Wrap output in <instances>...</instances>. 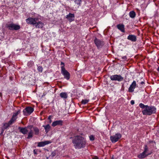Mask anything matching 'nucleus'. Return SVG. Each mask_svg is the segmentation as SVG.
I'll list each match as a JSON object with an SVG mask.
<instances>
[{
	"mask_svg": "<svg viewBox=\"0 0 159 159\" xmlns=\"http://www.w3.org/2000/svg\"><path fill=\"white\" fill-rule=\"evenodd\" d=\"M72 142L76 149H80L85 147L86 140L83 137L80 136H77L74 137Z\"/></svg>",
	"mask_w": 159,
	"mask_h": 159,
	"instance_id": "f257e3e1",
	"label": "nucleus"
},
{
	"mask_svg": "<svg viewBox=\"0 0 159 159\" xmlns=\"http://www.w3.org/2000/svg\"><path fill=\"white\" fill-rule=\"evenodd\" d=\"M139 106L143 109L142 112L143 115H150L156 112V108L154 106L145 105L142 103L139 104Z\"/></svg>",
	"mask_w": 159,
	"mask_h": 159,
	"instance_id": "f03ea898",
	"label": "nucleus"
},
{
	"mask_svg": "<svg viewBox=\"0 0 159 159\" xmlns=\"http://www.w3.org/2000/svg\"><path fill=\"white\" fill-rule=\"evenodd\" d=\"M61 65H63V66L61 67V73L64 76V78L68 80L70 78V74L67 70H66L64 67V63L61 62Z\"/></svg>",
	"mask_w": 159,
	"mask_h": 159,
	"instance_id": "7ed1b4c3",
	"label": "nucleus"
},
{
	"mask_svg": "<svg viewBox=\"0 0 159 159\" xmlns=\"http://www.w3.org/2000/svg\"><path fill=\"white\" fill-rule=\"evenodd\" d=\"M7 27L11 30H16L20 29V26L18 25L11 23L7 25Z\"/></svg>",
	"mask_w": 159,
	"mask_h": 159,
	"instance_id": "20e7f679",
	"label": "nucleus"
},
{
	"mask_svg": "<svg viewBox=\"0 0 159 159\" xmlns=\"http://www.w3.org/2000/svg\"><path fill=\"white\" fill-rule=\"evenodd\" d=\"M121 135L119 133H117L115 135L110 137V140L113 143H115L121 138Z\"/></svg>",
	"mask_w": 159,
	"mask_h": 159,
	"instance_id": "39448f33",
	"label": "nucleus"
},
{
	"mask_svg": "<svg viewBox=\"0 0 159 159\" xmlns=\"http://www.w3.org/2000/svg\"><path fill=\"white\" fill-rule=\"evenodd\" d=\"M110 79L111 80L120 82L123 80L124 78L120 75H115L111 76Z\"/></svg>",
	"mask_w": 159,
	"mask_h": 159,
	"instance_id": "423d86ee",
	"label": "nucleus"
},
{
	"mask_svg": "<svg viewBox=\"0 0 159 159\" xmlns=\"http://www.w3.org/2000/svg\"><path fill=\"white\" fill-rule=\"evenodd\" d=\"M94 43L98 49L101 48L104 44L103 42L97 38L95 39Z\"/></svg>",
	"mask_w": 159,
	"mask_h": 159,
	"instance_id": "0eeeda50",
	"label": "nucleus"
},
{
	"mask_svg": "<svg viewBox=\"0 0 159 159\" xmlns=\"http://www.w3.org/2000/svg\"><path fill=\"white\" fill-rule=\"evenodd\" d=\"M34 110L33 108L31 107H26L23 111V114L24 115H27L30 114Z\"/></svg>",
	"mask_w": 159,
	"mask_h": 159,
	"instance_id": "6e6552de",
	"label": "nucleus"
},
{
	"mask_svg": "<svg viewBox=\"0 0 159 159\" xmlns=\"http://www.w3.org/2000/svg\"><path fill=\"white\" fill-rule=\"evenodd\" d=\"M38 19L37 18L29 17L26 19V21L28 24L34 25Z\"/></svg>",
	"mask_w": 159,
	"mask_h": 159,
	"instance_id": "1a4fd4ad",
	"label": "nucleus"
},
{
	"mask_svg": "<svg viewBox=\"0 0 159 159\" xmlns=\"http://www.w3.org/2000/svg\"><path fill=\"white\" fill-rule=\"evenodd\" d=\"M75 15L74 14L71 13H69L68 15L66 16V18L70 22H71L74 20H75Z\"/></svg>",
	"mask_w": 159,
	"mask_h": 159,
	"instance_id": "9d476101",
	"label": "nucleus"
},
{
	"mask_svg": "<svg viewBox=\"0 0 159 159\" xmlns=\"http://www.w3.org/2000/svg\"><path fill=\"white\" fill-rule=\"evenodd\" d=\"M50 141H46L38 143V146L39 147H42L45 145L50 144L51 143Z\"/></svg>",
	"mask_w": 159,
	"mask_h": 159,
	"instance_id": "9b49d317",
	"label": "nucleus"
},
{
	"mask_svg": "<svg viewBox=\"0 0 159 159\" xmlns=\"http://www.w3.org/2000/svg\"><path fill=\"white\" fill-rule=\"evenodd\" d=\"M63 121L62 120H59L54 121L52 124L53 127H55L57 125L61 126L62 125Z\"/></svg>",
	"mask_w": 159,
	"mask_h": 159,
	"instance_id": "f8f14e48",
	"label": "nucleus"
},
{
	"mask_svg": "<svg viewBox=\"0 0 159 159\" xmlns=\"http://www.w3.org/2000/svg\"><path fill=\"white\" fill-rule=\"evenodd\" d=\"M136 86V83L135 81H134L130 85L129 88V92H132L135 88Z\"/></svg>",
	"mask_w": 159,
	"mask_h": 159,
	"instance_id": "ddd939ff",
	"label": "nucleus"
},
{
	"mask_svg": "<svg viewBox=\"0 0 159 159\" xmlns=\"http://www.w3.org/2000/svg\"><path fill=\"white\" fill-rule=\"evenodd\" d=\"M35 27L37 28H43L44 25V23L40 21H39L38 22H36V24H35Z\"/></svg>",
	"mask_w": 159,
	"mask_h": 159,
	"instance_id": "4468645a",
	"label": "nucleus"
},
{
	"mask_svg": "<svg viewBox=\"0 0 159 159\" xmlns=\"http://www.w3.org/2000/svg\"><path fill=\"white\" fill-rule=\"evenodd\" d=\"M127 39L133 42H135L136 40V36L133 35H129L128 36Z\"/></svg>",
	"mask_w": 159,
	"mask_h": 159,
	"instance_id": "2eb2a0df",
	"label": "nucleus"
},
{
	"mask_svg": "<svg viewBox=\"0 0 159 159\" xmlns=\"http://www.w3.org/2000/svg\"><path fill=\"white\" fill-rule=\"evenodd\" d=\"M151 154V153H149L147 154V153L143 152L142 153L139 155L138 157L139 158L142 159L148 155H150Z\"/></svg>",
	"mask_w": 159,
	"mask_h": 159,
	"instance_id": "dca6fc26",
	"label": "nucleus"
},
{
	"mask_svg": "<svg viewBox=\"0 0 159 159\" xmlns=\"http://www.w3.org/2000/svg\"><path fill=\"white\" fill-rule=\"evenodd\" d=\"M117 28L122 32H125L124 25L123 24H119L117 25Z\"/></svg>",
	"mask_w": 159,
	"mask_h": 159,
	"instance_id": "f3484780",
	"label": "nucleus"
},
{
	"mask_svg": "<svg viewBox=\"0 0 159 159\" xmlns=\"http://www.w3.org/2000/svg\"><path fill=\"white\" fill-rule=\"evenodd\" d=\"M29 127H30V130L28 133V137L27 138L28 139H30V138H32L33 136V131L31 129L32 128V126H30Z\"/></svg>",
	"mask_w": 159,
	"mask_h": 159,
	"instance_id": "a211bd4d",
	"label": "nucleus"
},
{
	"mask_svg": "<svg viewBox=\"0 0 159 159\" xmlns=\"http://www.w3.org/2000/svg\"><path fill=\"white\" fill-rule=\"evenodd\" d=\"M19 129L20 130V131L23 134H26L28 132V130L26 128H22L20 127Z\"/></svg>",
	"mask_w": 159,
	"mask_h": 159,
	"instance_id": "6ab92c4d",
	"label": "nucleus"
},
{
	"mask_svg": "<svg viewBox=\"0 0 159 159\" xmlns=\"http://www.w3.org/2000/svg\"><path fill=\"white\" fill-rule=\"evenodd\" d=\"M11 125V124H10V123H9V122L8 123H4L3 124V126L2 127L1 129H5L7 128H8L10 125Z\"/></svg>",
	"mask_w": 159,
	"mask_h": 159,
	"instance_id": "aec40b11",
	"label": "nucleus"
},
{
	"mask_svg": "<svg viewBox=\"0 0 159 159\" xmlns=\"http://www.w3.org/2000/svg\"><path fill=\"white\" fill-rule=\"evenodd\" d=\"M43 127H44V128L45 129V131L46 133H48L49 131L50 126L49 124H48L46 125H43Z\"/></svg>",
	"mask_w": 159,
	"mask_h": 159,
	"instance_id": "412c9836",
	"label": "nucleus"
},
{
	"mask_svg": "<svg viewBox=\"0 0 159 159\" xmlns=\"http://www.w3.org/2000/svg\"><path fill=\"white\" fill-rule=\"evenodd\" d=\"M129 16L131 18H134L136 16V14L134 11H132L129 13Z\"/></svg>",
	"mask_w": 159,
	"mask_h": 159,
	"instance_id": "4be33fe9",
	"label": "nucleus"
},
{
	"mask_svg": "<svg viewBox=\"0 0 159 159\" xmlns=\"http://www.w3.org/2000/svg\"><path fill=\"white\" fill-rule=\"evenodd\" d=\"M17 118V117H15L13 116L11 118L9 121L10 124H12L16 120Z\"/></svg>",
	"mask_w": 159,
	"mask_h": 159,
	"instance_id": "5701e85b",
	"label": "nucleus"
},
{
	"mask_svg": "<svg viewBox=\"0 0 159 159\" xmlns=\"http://www.w3.org/2000/svg\"><path fill=\"white\" fill-rule=\"evenodd\" d=\"M60 96L61 98H66L67 97V93L64 92L61 93Z\"/></svg>",
	"mask_w": 159,
	"mask_h": 159,
	"instance_id": "b1692460",
	"label": "nucleus"
},
{
	"mask_svg": "<svg viewBox=\"0 0 159 159\" xmlns=\"http://www.w3.org/2000/svg\"><path fill=\"white\" fill-rule=\"evenodd\" d=\"M33 129L35 132V134L36 135H38L39 134V129L36 127H34L33 128Z\"/></svg>",
	"mask_w": 159,
	"mask_h": 159,
	"instance_id": "393cba45",
	"label": "nucleus"
},
{
	"mask_svg": "<svg viewBox=\"0 0 159 159\" xmlns=\"http://www.w3.org/2000/svg\"><path fill=\"white\" fill-rule=\"evenodd\" d=\"M74 2L75 4H77L79 6H80L82 2L81 0H74Z\"/></svg>",
	"mask_w": 159,
	"mask_h": 159,
	"instance_id": "a878e982",
	"label": "nucleus"
},
{
	"mask_svg": "<svg viewBox=\"0 0 159 159\" xmlns=\"http://www.w3.org/2000/svg\"><path fill=\"white\" fill-rule=\"evenodd\" d=\"M27 65L28 67H30L34 65V62L32 61H30L28 62Z\"/></svg>",
	"mask_w": 159,
	"mask_h": 159,
	"instance_id": "bb28decb",
	"label": "nucleus"
},
{
	"mask_svg": "<svg viewBox=\"0 0 159 159\" xmlns=\"http://www.w3.org/2000/svg\"><path fill=\"white\" fill-rule=\"evenodd\" d=\"M144 151L143 152H145V153H147V152L148 150V147L147 145H144Z\"/></svg>",
	"mask_w": 159,
	"mask_h": 159,
	"instance_id": "cd10ccee",
	"label": "nucleus"
},
{
	"mask_svg": "<svg viewBox=\"0 0 159 159\" xmlns=\"http://www.w3.org/2000/svg\"><path fill=\"white\" fill-rule=\"evenodd\" d=\"M20 111L18 110L16 112L14 113L13 116L15 117H17V116L20 113Z\"/></svg>",
	"mask_w": 159,
	"mask_h": 159,
	"instance_id": "c85d7f7f",
	"label": "nucleus"
},
{
	"mask_svg": "<svg viewBox=\"0 0 159 159\" xmlns=\"http://www.w3.org/2000/svg\"><path fill=\"white\" fill-rule=\"evenodd\" d=\"M89 102V100L88 99H84V100H82V103L83 104H85Z\"/></svg>",
	"mask_w": 159,
	"mask_h": 159,
	"instance_id": "c756f323",
	"label": "nucleus"
},
{
	"mask_svg": "<svg viewBox=\"0 0 159 159\" xmlns=\"http://www.w3.org/2000/svg\"><path fill=\"white\" fill-rule=\"evenodd\" d=\"M38 71L42 72L43 70V68L41 66H39L37 68Z\"/></svg>",
	"mask_w": 159,
	"mask_h": 159,
	"instance_id": "7c9ffc66",
	"label": "nucleus"
},
{
	"mask_svg": "<svg viewBox=\"0 0 159 159\" xmlns=\"http://www.w3.org/2000/svg\"><path fill=\"white\" fill-rule=\"evenodd\" d=\"M89 139L90 140L93 141V140L94 139V137L93 135H91L89 136Z\"/></svg>",
	"mask_w": 159,
	"mask_h": 159,
	"instance_id": "2f4dec72",
	"label": "nucleus"
},
{
	"mask_svg": "<svg viewBox=\"0 0 159 159\" xmlns=\"http://www.w3.org/2000/svg\"><path fill=\"white\" fill-rule=\"evenodd\" d=\"M52 118V116H50L48 117V119L49 120V123H51L52 122V120H51V118Z\"/></svg>",
	"mask_w": 159,
	"mask_h": 159,
	"instance_id": "473e14b6",
	"label": "nucleus"
},
{
	"mask_svg": "<svg viewBox=\"0 0 159 159\" xmlns=\"http://www.w3.org/2000/svg\"><path fill=\"white\" fill-rule=\"evenodd\" d=\"M130 103L132 105H133L134 103V100H132L130 101Z\"/></svg>",
	"mask_w": 159,
	"mask_h": 159,
	"instance_id": "72a5a7b5",
	"label": "nucleus"
},
{
	"mask_svg": "<svg viewBox=\"0 0 159 159\" xmlns=\"http://www.w3.org/2000/svg\"><path fill=\"white\" fill-rule=\"evenodd\" d=\"M5 129H2V131H1V133H0V135H1V134H2L3 133V132H4V130Z\"/></svg>",
	"mask_w": 159,
	"mask_h": 159,
	"instance_id": "f704fd0d",
	"label": "nucleus"
},
{
	"mask_svg": "<svg viewBox=\"0 0 159 159\" xmlns=\"http://www.w3.org/2000/svg\"><path fill=\"white\" fill-rule=\"evenodd\" d=\"M122 59L125 60H126L127 59V57L126 56H124L122 57Z\"/></svg>",
	"mask_w": 159,
	"mask_h": 159,
	"instance_id": "c9c22d12",
	"label": "nucleus"
},
{
	"mask_svg": "<svg viewBox=\"0 0 159 159\" xmlns=\"http://www.w3.org/2000/svg\"><path fill=\"white\" fill-rule=\"evenodd\" d=\"M93 159H98V158L97 157H95L93 158Z\"/></svg>",
	"mask_w": 159,
	"mask_h": 159,
	"instance_id": "e433bc0d",
	"label": "nucleus"
},
{
	"mask_svg": "<svg viewBox=\"0 0 159 159\" xmlns=\"http://www.w3.org/2000/svg\"><path fill=\"white\" fill-rule=\"evenodd\" d=\"M141 84H144V82L143 81H142L141 82V83H140Z\"/></svg>",
	"mask_w": 159,
	"mask_h": 159,
	"instance_id": "4c0bfd02",
	"label": "nucleus"
},
{
	"mask_svg": "<svg viewBox=\"0 0 159 159\" xmlns=\"http://www.w3.org/2000/svg\"><path fill=\"white\" fill-rule=\"evenodd\" d=\"M52 156H55V154H54H54H53V153L52 154Z\"/></svg>",
	"mask_w": 159,
	"mask_h": 159,
	"instance_id": "58836bf2",
	"label": "nucleus"
},
{
	"mask_svg": "<svg viewBox=\"0 0 159 159\" xmlns=\"http://www.w3.org/2000/svg\"><path fill=\"white\" fill-rule=\"evenodd\" d=\"M157 70L159 72V66L157 68Z\"/></svg>",
	"mask_w": 159,
	"mask_h": 159,
	"instance_id": "ea45409f",
	"label": "nucleus"
}]
</instances>
